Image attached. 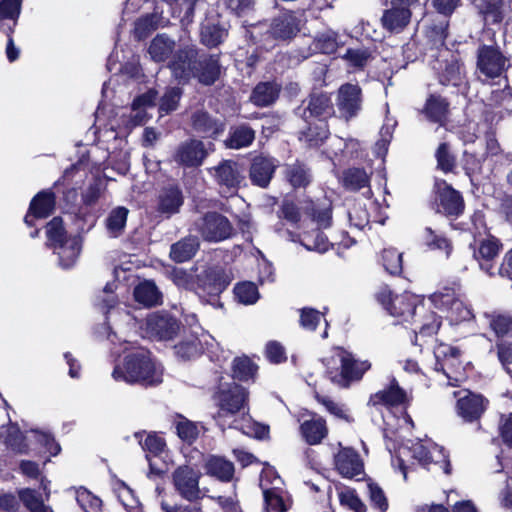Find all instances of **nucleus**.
Segmentation results:
<instances>
[{"mask_svg":"<svg viewBox=\"0 0 512 512\" xmlns=\"http://www.w3.org/2000/svg\"><path fill=\"white\" fill-rule=\"evenodd\" d=\"M378 300L390 315L402 318V322L419 323L413 328V344L422 348L433 342V336L439 330L441 321L435 312L426 310L417 297L410 293L392 295L390 291L383 290L378 294Z\"/></svg>","mask_w":512,"mask_h":512,"instance_id":"obj_1","label":"nucleus"},{"mask_svg":"<svg viewBox=\"0 0 512 512\" xmlns=\"http://www.w3.org/2000/svg\"><path fill=\"white\" fill-rule=\"evenodd\" d=\"M168 68L180 83L195 78L200 84L210 86L221 74L220 55L203 52L196 45H185L168 62Z\"/></svg>","mask_w":512,"mask_h":512,"instance_id":"obj_2","label":"nucleus"},{"mask_svg":"<svg viewBox=\"0 0 512 512\" xmlns=\"http://www.w3.org/2000/svg\"><path fill=\"white\" fill-rule=\"evenodd\" d=\"M248 395V391L236 383L219 386L214 394V400L219 408L214 419L222 430L228 427L248 434L243 424L250 422Z\"/></svg>","mask_w":512,"mask_h":512,"instance_id":"obj_3","label":"nucleus"},{"mask_svg":"<svg viewBox=\"0 0 512 512\" xmlns=\"http://www.w3.org/2000/svg\"><path fill=\"white\" fill-rule=\"evenodd\" d=\"M112 377L131 385L157 386L163 381V368L147 349L140 348L127 354L122 365L114 367Z\"/></svg>","mask_w":512,"mask_h":512,"instance_id":"obj_4","label":"nucleus"},{"mask_svg":"<svg viewBox=\"0 0 512 512\" xmlns=\"http://www.w3.org/2000/svg\"><path fill=\"white\" fill-rule=\"evenodd\" d=\"M326 376L340 388H348L351 383L359 381L370 369L368 361H359L344 349L336 348L332 355L322 360Z\"/></svg>","mask_w":512,"mask_h":512,"instance_id":"obj_5","label":"nucleus"},{"mask_svg":"<svg viewBox=\"0 0 512 512\" xmlns=\"http://www.w3.org/2000/svg\"><path fill=\"white\" fill-rule=\"evenodd\" d=\"M231 280L221 268H208L196 276L195 293L206 304L220 307V294L228 287Z\"/></svg>","mask_w":512,"mask_h":512,"instance_id":"obj_6","label":"nucleus"},{"mask_svg":"<svg viewBox=\"0 0 512 512\" xmlns=\"http://www.w3.org/2000/svg\"><path fill=\"white\" fill-rule=\"evenodd\" d=\"M222 196L235 195L245 180L241 165L230 159L220 161L207 169Z\"/></svg>","mask_w":512,"mask_h":512,"instance_id":"obj_7","label":"nucleus"},{"mask_svg":"<svg viewBox=\"0 0 512 512\" xmlns=\"http://www.w3.org/2000/svg\"><path fill=\"white\" fill-rule=\"evenodd\" d=\"M511 66L510 57L497 45L482 44L476 51V72L487 79L501 77Z\"/></svg>","mask_w":512,"mask_h":512,"instance_id":"obj_8","label":"nucleus"},{"mask_svg":"<svg viewBox=\"0 0 512 512\" xmlns=\"http://www.w3.org/2000/svg\"><path fill=\"white\" fill-rule=\"evenodd\" d=\"M171 477L173 487L182 499L196 502L205 496L199 485L201 472L197 468L180 465L172 472Z\"/></svg>","mask_w":512,"mask_h":512,"instance_id":"obj_9","label":"nucleus"},{"mask_svg":"<svg viewBox=\"0 0 512 512\" xmlns=\"http://www.w3.org/2000/svg\"><path fill=\"white\" fill-rule=\"evenodd\" d=\"M363 106L362 89L357 84L345 83L337 92L336 107L339 117L346 122L359 116Z\"/></svg>","mask_w":512,"mask_h":512,"instance_id":"obj_10","label":"nucleus"},{"mask_svg":"<svg viewBox=\"0 0 512 512\" xmlns=\"http://www.w3.org/2000/svg\"><path fill=\"white\" fill-rule=\"evenodd\" d=\"M410 450L412 457L423 467L429 469L433 464L443 469L446 474L450 473L448 455L442 446L437 445L431 440H425L412 444Z\"/></svg>","mask_w":512,"mask_h":512,"instance_id":"obj_11","label":"nucleus"},{"mask_svg":"<svg viewBox=\"0 0 512 512\" xmlns=\"http://www.w3.org/2000/svg\"><path fill=\"white\" fill-rule=\"evenodd\" d=\"M282 480L273 470H265L260 477L266 512H286L289 505L282 496Z\"/></svg>","mask_w":512,"mask_h":512,"instance_id":"obj_12","label":"nucleus"},{"mask_svg":"<svg viewBox=\"0 0 512 512\" xmlns=\"http://www.w3.org/2000/svg\"><path fill=\"white\" fill-rule=\"evenodd\" d=\"M335 113L331 98L326 93H312L295 109V114L308 122L310 118H317L326 122Z\"/></svg>","mask_w":512,"mask_h":512,"instance_id":"obj_13","label":"nucleus"},{"mask_svg":"<svg viewBox=\"0 0 512 512\" xmlns=\"http://www.w3.org/2000/svg\"><path fill=\"white\" fill-rule=\"evenodd\" d=\"M202 237L210 242H219L232 235L233 227L230 221L220 213L208 212L197 223Z\"/></svg>","mask_w":512,"mask_h":512,"instance_id":"obj_14","label":"nucleus"},{"mask_svg":"<svg viewBox=\"0 0 512 512\" xmlns=\"http://www.w3.org/2000/svg\"><path fill=\"white\" fill-rule=\"evenodd\" d=\"M437 212L449 217H458L464 211V200L460 192L444 180L435 183Z\"/></svg>","mask_w":512,"mask_h":512,"instance_id":"obj_15","label":"nucleus"},{"mask_svg":"<svg viewBox=\"0 0 512 512\" xmlns=\"http://www.w3.org/2000/svg\"><path fill=\"white\" fill-rule=\"evenodd\" d=\"M437 71L439 82L442 85L457 87L462 93L468 90V81L466 79L464 64L456 57L451 55L450 59H445L434 66Z\"/></svg>","mask_w":512,"mask_h":512,"instance_id":"obj_16","label":"nucleus"},{"mask_svg":"<svg viewBox=\"0 0 512 512\" xmlns=\"http://www.w3.org/2000/svg\"><path fill=\"white\" fill-rule=\"evenodd\" d=\"M208 156V151L202 141L190 139L184 141L176 148L173 159L184 167H198Z\"/></svg>","mask_w":512,"mask_h":512,"instance_id":"obj_17","label":"nucleus"},{"mask_svg":"<svg viewBox=\"0 0 512 512\" xmlns=\"http://www.w3.org/2000/svg\"><path fill=\"white\" fill-rule=\"evenodd\" d=\"M458 393V400L456 404V411L459 417L465 422L478 421L485 412L488 400L482 395L471 392Z\"/></svg>","mask_w":512,"mask_h":512,"instance_id":"obj_18","label":"nucleus"},{"mask_svg":"<svg viewBox=\"0 0 512 512\" xmlns=\"http://www.w3.org/2000/svg\"><path fill=\"white\" fill-rule=\"evenodd\" d=\"M183 203L184 196L181 188L176 184H167L158 192L156 211L169 218L180 211Z\"/></svg>","mask_w":512,"mask_h":512,"instance_id":"obj_19","label":"nucleus"},{"mask_svg":"<svg viewBox=\"0 0 512 512\" xmlns=\"http://www.w3.org/2000/svg\"><path fill=\"white\" fill-rule=\"evenodd\" d=\"M502 248L499 239L494 236L480 241L477 250H474L473 256L478 261L480 269L487 273L489 276L495 274V259Z\"/></svg>","mask_w":512,"mask_h":512,"instance_id":"obj_20","label":"nucleus"},{"mask_svg":"<svg viewBox=\"0 0 512 512\" xmlns=\"http://www.w3.org/2000/svg\"><path fill=\"white\" fill-rule=\"evenodd\" d=\"M147 331L160 340L171 339L178 331L177 320L168 313H153L146 319Z\"/></svg>","mask_w":512,"mask_h":512,"instance_id":"obj_21","label":"nucleus"},{"mask_svg":"<svg viewBox=\"0 0 512 512\" xmlns=\"http://www.w3.org/2000/svg\"><path fill=\"white\" fill-rule=\"evenodd\" d=\"M276 167L277 161L272 157L262 155L254 157L249 170L252 184L266 188L274 175Z\"/></svg>","mask_w":512,"mask_h":512,"instance_id":"obj_22","label":"nucleus"},{"mask_svg":"<svg viewBox=\"0 0 512 512\" xmlns=\"http://www.w3.org/2000/svg\"><path fill=\"white\" fill-rule=\"evenodd\" d=\"M337 471L346 478H355L364 473L363 463L356 451L341 449L334 457Z\"/></svg>","mask_w":512,"mask_h":512,"instance_id":"obj_23","label":"nucleus"},{"mask_svg":"<svg viewBox=\"0 0 512 512\" xmlns=\"http://www.w3.org/2000/svg\"><path fill=\"white\" fill-rule=\"evenodd\" d=\"M55 208V194L51 190H43L32 199L29 211L24 221L28 226H32V218H47Z\"/></svg>","mask_w":512,"mask_h":512,"instance_id":"obj_24","label":"nucleus"},{"mask_svg":"<svg viewBox=\"0 0 512 512\" xmlns=\"http://www.w3.org/2000/svg\"><path fill=\"white\" fill-rule=\"evenodd\" d=\"M299 22L293 13H283L274 18L269 29V34L274 39L287 40L299 32Z\"/></svg>","mask_w":512,"mask_h":512,"instance_id":"obj_25","label":"nucleus"},{"mask_svg":"<svg viewBox=\"0 0 512 512\" xmlns=\"http://www.w3.org/2000/svg\"><path fill=\"white\" fill-rule=\"evenodd\" d=\"M255 138L256 131L248 123H239L230 127L224 143L229 149L239 150L251 146Z\"/></svg>","mask_w":512,"mask_h":512,"instance_id":"obj_26","label":"nucleus"},{"mask_svg":"<svg viewBox=\"0 0 512 512\" xmlns=\"http://www.w3.org/2000/svg\"><path fill=\"white\" fill-rule=\"evenodd\" d=\"M176 42L166 34H157L151 41L148 53L154 62H169L173 59Z\"/></svg>","mask_w":512,"mask_h":512,"instance_id":"obj_27","label":"nucleus"},{"mask_svg":"<svg viewBox=\"0 0 512 512\" xmlns=\"http://www.w3.org/2000/svg\"><path fill=\"white\" fill-rule=\"evenodd\" d=\"M193 129L205 136L214 137L224 131V123L213 118L208 112L203 110L195 111L191 116Z\"/></svg>","mask_w":512,"mask_h":512,"instance_id":"obj_28","label":"nucleus"},{"mask_svg":"<svg viewBox=\"0 0 512 512\" xmlns=\"http://www.w3.org/2000/svg\"><path fill=\"white\" fill-rule=\"evenodd\" d=\"M411 11L397 5L384 11L381 18L382 26L391 33L401 32L410 22Z\"/></svg>","mask_w":512,"mask_h":512,"instance_id":"obj_29","label":"nucleus"},{"mask_svg":"<svg viewBox=\"0 0 512 512\" xmlns=\"http://www.w3.org/2000/svg\"><path fill=\"white\" fill-rule=\"evenodd\" d=\"M407 400L406 392L392 379L389 386L371 396L373 405L384 404L389 406L401 405Z\"/></svg>","mask_w":512,"mask_h":512,"instance_id":"obj_30","label":"nucleus"},{"mask_svg":"<svg viewBox=\"0 0 512 512\" xmlns=\"http://www.w3.org/2000/svg\"><path fill=\"white\" fill-rule=\"evenodd\" d=\"M280 91L276 82H261L253 89L251 101L258 107H267L278 99Z\"/></svg>","mask_w":512,"mask_h":512,"instance_id":"obj_31","label":"nucleus"},{"mask_svg":"<svg viewBox=\"0 0 512 512\" xmlns=\"http://www.w3.org/2000/svg\"><path fill=\"white\" fill-rule=\"evenodd\" d=\"M300 430L303 438L310 445L319 444L328 433L326 422L321 417H313L304 421Z\"/></svg>","mask_w":512,"mask_h":512,"instance_id":"obj_32","label":"nucleus"},{"mask_svg":"<svg viewBox=\"0 0 512 512\" xmlns=\"http://www.w3.org/2000/svg\"><path fill=\"white\" fill-rule=\"evenodd\" d=\"M144 434L145 432H138L135 434V437L139 438V443L142 449L147 452L146 457L149 461L151 472H155L153 464L150 461L149 455L151 454L153 456H160L166 449V442L162 436L154 432L146 434L145 439H142L141 437Z\"/></svg>","mask_w":512,"mask_h":512,"instance_id":"obj_33","label":"nucleus"},{"mask_svg":"<svg viewBox=\"0 0 512 512\" xmlns=\"http://www.w3.org/2000/svg\"><path fill=\"white\" fill-rule=\"evenodd\" d=\"M161 297L160 291L152 281L141 282L134 289L135 300L146 307L159 304Z\"/></svg>","mask_w":512,"mask_h":512,"instance_id":"obj_34","label":"nucleus"},{"mask_svg":"<svg viewBox=\"0 0 512 512\" xmlns=\"http://www.w3.org/2000/svg\"><path fill=\"white\" fill-rule=\"evenodd\" d=\"M199 248V242L195 237L184 238L173 244L170 249V257L179 263L190 260Z\"/></svg>","mask_w":512,"mask_h":512,"instance_id":"obj_35","label":"nucleus"},{"mask_svg":"<svg viewBox=\"0 0 512 512\" xmlns=\"http://www.w3.org/2000/svg\"><path fill=\"white\" fill-rule=\"evenodd\" d=\"M448 102L440 96H431L425 105L426 117L435 123L443 125L447 120Z\"/></svg>","mask_w":512,"mask_h":512,"instance_id":"obj_36","label":"nucleus"},{"mask_svg":"<svg viewBox=\"0 0 512 512\" xmlns=\"http://www.w3.org/2000/svg\"><path fill=\"white\" fill-rule=\"evenodd\" d=\"M129 210L123 206H118L110 211L105 226L110 237L120 236L125 229Z\"/></svg>","mask_w":512,"mask_h":512,"instance_id":"obj_37","label":"nucleus"},{"mask_svg":"<svg viewBox=\"0 0 512 512\" xmlns=\"http://www.w3.org/2000/svg\"><path fill=\"white\" fill-rule=\"evenodd\" d=\"M205 467L207 474L223 482L230 481L234 474V465L221 457L213 456L209 458Z\"/></svg>","mask_w":512,"mask_h":512,"instance_id":"obj_38","label":"nucleus"},{"mask_svg":"<svg viewBox=\"0 0 512 512\" xmlns=\"http://www.w3.org/2000/svg\"><path fill=\"white\" fill-rule=\"evenodd\" d=\"M488 325L498 338L512 333V315L508 313H485Z\"/></svg>","mask_w":512,"mask_h":512,"instance_id":"obj_39","label":"nucleus"},{"mask_svg":"<svg viewBox=\"0 0 512 512\" xmlns=\"http://www.w3.org/2000/svg\"><path fill=\"white\" fill-rule=\"evenodd\" d=\"M55 251L59 257V265L68 269L75 264L79 256L80 243L77 238L73 237L67 240L64 245L56 248Z\"/></svg>","mask_w":512,"mask_h":512,"instance_id":"obj_40","label":"nucleus"},{"mask_svg":"<svg viewBox=\"0 0 512 512\" xmlns=\"http://www.w3.org/2000/svg\"><path fill=\"white\" fill-rule=\"evenodd\" d=\"M285 177L294 188L305 187L311 181L310 170L300 162L286 165Z\"/></svg>","mask_w":512,"mask_h":512,"instance_id":"obj_41","label":"nucleus"},{"mask_svg":"<svg viewBox=\"0 0 512 512\" xmlns=\"http://www.w3.org/2000/svg\"><path fill=\"white\" fill-rule=\"evenodd\" d=\"M369 176L362 168H349L343 172L342 184L351 191H358L369 185Z\"/></svg>","mask_w":512,"mask_h":512,"instance_id":"obj_42","label":"nucleus"},{"mask_svg":"<svg viewBox=\"0 0 512 512\" xmlns=\"http://www.w3.org/2000/svg\"><path fill=\"white\" fill-rule=\"evenodd\" d=\"M305 212L318 225L319 228L326 229L332 224V210L329 204H316L311 202Z\"/></svg>","mask_w":512,"mask_h":512,"instance_id":"obj_43","label":"nucleus"},{"mask_svg":"<svg viewBox=\"0 0 512 512\" xmlns=\"http://www.w3.org/2000/svg\"><path fill=\"white\" fill-rule=\"evenodd\" d=\"M301 244L310 251L324 253L328 251L330 242L326 235L320 230L306 232L302 235Z\"/></svg>","mask_w":512,"mask_h":512,"instance_id":"obj_44","label":"nucleus"},{"mask_svg":"<svg viewBox=\"0 0 512 512\" xmlns=\"http://www.w3.org/2000/svg\"><path fill=\"white\" fill-rule=\"evenodd\" d=\"M46 234L49 245L54 249L65 244L70 238L67 237L60 217H54L46 226Z\"/></svg>","mask_w":512,"mask_h":512,"instance_id":"obj_45","label":"nucleus"},{"mask_svg":"<svg viewBox=\"0 0 512 512\" xmlns=\"http://www.w3.org/2000/svg\"><path fill=\"white\" fill-rule=\"evenodd\" d=\"M201 42L212 48L218 46L227 36V31L216 24L207 23L201 27Z\"/></svg>","mask_w":512,"mask_h":512,"instance_id":"obj_46","label":"nucleus"},{"mask_svg":"<svg viewBox=\"0 0 512 512\" xmlns=\"http://www.w3.org/2000/svg\"><path fill=\"white\" fill-rule=\"evenodd\" d=\"M423 241L429 249L444 251L447 257L452 251V244L450 240L442 234H437L430 227L425 228Z\"/></svg>","mask_w":512,"mask_h":512,"instance_id":"obj_47","label":"nucleus"},{"mask_svg":"<svg viewBox=\"0 0 512 512\" xmlns=\"http://www.w3.org/2000/svg\"><path fill=\"white\" fill-rule=\"evenodd\" d=\"M233 378L239 381L253 379L257 366L246 356L235 358L232 365Z\"/></svg>","mask_w":512,"mask_h":512,"instance_id":"obj_48","label":"nucleus"},{"mask_svg":"<svg viewBox=\"0 0 512 512\" xmlns=\"http://www.w3.org/2000/svg\"><path fill=\"white\" fill-rule=\"evenodd\" d=\"M329 136V129L326 122L319 121L314 126H309L307 130L301 133V139L305 140L310 146H318Z\"/></svg>","mask_w":512,"mask_h":512,"instance_id":"obj_49","label":"nucleus"},{"mask_svg":"<svg viewBox=\"0 0 512 512\" xmlns=\"http://www.w3.org/2000/svg\"><path fill=\"white\" fill-rule=\"evenodd\" d=\"M437 168L444 173H451L456 168V157L447 143H441L435 153Z\"/></svg>","mask_w":512,"mask_h":512,"instance_id":"obj_50","label":"nucleus"},{"mask_svg":"<svg viewBox=\"0 0 512 512\" xmlns=\"http://www.w3.org/2000/svg\"><path fill=\"white\" fill-rule=\"evenodd\" d=\"M183 90L180 87L166 88L163 96L160 98L159 111L160 113L169 114L176 110L179 101L182 97Z\"/></svg>","mask_w":512,"mask_h":512,"instance_id":"obj_51","label":"nucleus"},{"mask_svg":"<svg viewBox=\"0 0 512 512\" xmlns=\"http://www.w3.org/2000/svg\"><path fill=\"white\" fill-rule=\"evenodd\" d=\"M343 58L356 69H363L372 59V52L369 48H349Z\"/></svg>","mask_w":512,"mask_h":512,"instance_id":"obj_52","label":"nucleus"},{"mask_svg":"<svg viewBox=\"0 0 512 512\" xmlns=\"http://www.w3.org/2000/svg\"><path fill=\"white\" fill-rule=\"evenodd\" d=\"M235 298L242 304H254L259 298L257 286L252 282L239 283L234 288Z\"/></svg>","mask_w":512,"mask_h":512,"instance_id":"obj_53","label":"nucleus"},{"mask_svg":"<svg viewBox=\"0 0 512 512\" xmlns=\"http://www.w3.org/2000/svg\"><path fill=\"white\" fill-rule=\"evenodd\" d=\"M20 501L31 512H46L47 507L44 505L41 496L32 489L25 488L18 492Z\"/></svg>","mask_w":512,"mask_h":512,"instance_id":"obj_54","label":"nucleus"},{"mask_svg":"<svg viewBox=\"0 0 512 512\" xmlns=\"http://www.w3.org/2000/svg\"><path fill=\"white\" fill-rule=\"evenodd\" d=\"M382 261L385 270L391 275H399L402 272V254L396 249H384Z\"/></svg>","mask_w":512,"mask_h":512,"instance_id":"obj_55","label":"nucleus"},{"mask_svg":"<svg viewBox=\"0 0 512 512\" xmlns=\"http://www.w3.org/2000/svg\"><path fill=\"white\" fill-rule=\"evenodd\" d=\"M315 397L317 401L320 404H322L327 409V411L330 412L335 417L342 419L346 422L353 421V419L348 413V410L343 404H339L327 396H321L319 394H316Z\"/></svg>","mask_w":512,"mask_h":512,"instance_id":"obj_56","label":"nucleus"},{"mask_svg":"<svg viewBox=\"0 0 512 512\" xmlns=\"http://www.w3.org/2000/svg\"><path fill=\"white\" fill-rule=\"evenodd\" d=\"M177 435L185 442L191 444L199 436L200 429L198 425L186 418H182L176 423Z\"/></svg>","mask_w":512,"mask_h":512,"instance_id":"obj_57","label":"nucleus"},{"mask_svg":"<svg viewBox=\"0 0 512 512\" xmlns=\"http://www.w3.org/2000/svg\"><path fill=\"white\" fill-rule=\"evenodd\" d=\"M174 349L175 354L183 360L192 359L201 353V345L196 338L183 341L175 345Z\"/></svg>","mask_w":512,"mask_h":512,"instance_id":"obj_58","label":"nucleus"},{"mask_svg":"<svg viewBox=\"0 0 512 512\" xmlns=\"http://www.w3.org/2000/svg\"><path fill=\"white\" fill-rule=\"evenodd\" d=\"M5 442L7 446L17 453L25 454L28 452V445L25 442V437L16 426H11L8 429Z\"/></svg>","mask_w":512,"mask_h":512,"instance_id":"obj_59","label":"nucleus"},{"mask_svg":"<svg viewBox=\"0 0 512 512\" xmlns=\"http://www.w3.org/2000/svg\"><path fill=\"white\" fill-rule=\"evenodd\" d=\"M156 21L153 15H146L135 22L134 37L143 40L156 29Z\"/></svg>","mask_w":512,"mask_h":512,"instance_id":"obj_60","label":"nucleus"},{"mask_svg":"<svg viewBox=\"0 0 512 512\" xmlns=\"http://www.w3.org/2000/svg\"><path fill=\"white\" fill-rule=\"evenodd\" d=\"M497 357L503 369L512 376V342L500 340L496 344Z\"/></svg>","mask_w":512,"mask_h":512,"instance_id":"obj_61","label":"nucleus"},{"mask_svg":"<svg viewBox=\"0 0 512 512\" xmlns=\"http://www.w3.org/2000/svg\"><path fill=\"white\" fill-rule=\"evenodd\" d=\"M436 358L435 370H443L444 364L440 363V359L448 360L449 358L457 359L460 356V350L447 344L440 343L433 349Z\"/></svg>","mask_w":512,"mask_h":512,"instance_id":"obj_62","label":"nucleus"},{"mask_svg":"<svg viewBox=\"0 0 512 512\" xmlns=\"http://www.w3.org/2000/svg\"><path fill=\"white\" fill-rule=\"evenodd\" d=\"M170 278L178 287L194 290L196 279L192 273L181 268H175L170 272Z\"/></svg>","mask_w":512,"mask_h":512,"instance_id":"obj_63","label":"nucleus"},{"mask_svg":"<svg viewBox=\"0 0 512 512\" xmlns=\"http://www.w3.org/2000/svg\"><path fill=\"white\" fill-rule=\"evenodd\" d=\"M340 503L343 506H347L354 512H366L365 504L355 494L354 491L347 490L339 494Z\"/></svg>","mask_w":512,"mask_h":512,"instance_id":"obj_64","label":"nucleus"}]
</instances>
